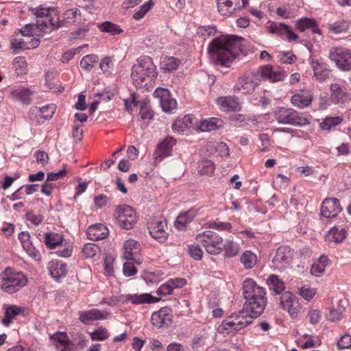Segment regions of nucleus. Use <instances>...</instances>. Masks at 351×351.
<instances>
[{
    "instance_id": "obj_59",
    "label": "nucleus",
    "mask_w": 351,
    "mask_h": 351,
    "mask_svg": "<svg viewBox=\"0 0 351 351\" xmlns=\"http://www.w3.org/2000/svg\"><path fill=\"white\" fill-rule=\"evenodd\" d=\"M307 317L309 322L311 324L315 325L320 322L322 314L320 311L318 309H310L308 312Z\"/></svg>"
},
{
    "instance_id": "obj_48",
    "label": "nucleus",
    "mask_w": 351,
    "mask_h": 351,
    "mask_svg": "<svg viewBox=\"0 0 351 351\" xmlns=\"http://www.w3.org/2000/svg\"><path fill=\"white\" fill-rule=\"evenodd\" d=\"M101 32H107L111 35H117L121 34L123 30L115 24L110 22H105L99 27Z\"/></svg>"
},
{
    "instance_id": "obj_29",
    "label": "nucleus",
    "mask_w": 351,
    "mask_h": 351,
    "mask_svg": "<svg viewBox=\"0 0 351 351\" xmlns=\"http://www.w3.org/2000/svg\"><path fill=\"white\" fill-rule=\"evenodd\" d=\"M223 124V121L221 119L212 117L202 121L199 129L202 132H210L221 128Z\"/></svg>"
},
{
    "instance_id": "obj_24",
    "label": "nucleus",
    "mask_w": 351,
    "mask_h": 351,
    "mask_svg": "<svg viewBox=\"0 0 351 351\" xmlns=\"http://www.w3.org/2000/svg\"><path fill=\"white\" fill-rule=\"evenodd\" d=\"M108 230L104 225L98 223L88 227L87 236L90 240L97 241L107 237Z\"/></svg>"
},
{
    "instance_id": "obj_40",
    "label": "nucleus",
    "mask_w": 351,
    "mask_h": 351,
    "mask_svg": "<svg viewBox=\"0 0 351 351\" xmlns=\"http://www.w3.org/2000/svg\"><path fill=\"white\" fill-rule=\"evenodd\" d=\"M154 112L147 107L143 106L139 112V118L142 123L141 126L143 129L147 127L149 121L153 118Z\"/></svg>"
},
{
    "instance_id": "obj_43",
    "label": "nucleus",
    "mask_w": 351,
    "mask_h": 351,
    "mask_svg": "<svg viewBox=\"0 0 351 351\" xmlns=\"http://www.w3.org/2000/svg\"><path fill=\"white\" fill-rule=\"evenodd\" d=\"M342 121L343 119L340 117H328L321 123L320 127L322 130H329L332 127L338 125Z\"/></svg>"
},
{
    "instance_id": "obj_11",
    "label": "nucleus",
    "mask_w": 351,
    "mask_h": 351,
    "mask_svg": "<svg viewBox=\"0 0 351 351\" xmlns=\"http://www.w3.org/2000/svg\"><path fill=\"white\" fill-rule=\"evenodd\" d=\"M248 0H217L218 12L223 16H230L245 8Z\"/></svg>"
},
{
    "instance_id": "obj_22",
    "label": "nucleus",
    "mask_w": 351,
    "mask_h": 351,
    "mask_svg": "<svg viewBox=\"0 0 351 351\" xmlns=\"http://www.w3.org/2000/svg\"><path fill=\"white\" fill-rule=\"evenodd\" d=\"M311 67L314 73V77L319 82H324L332 77L331 70L326 64L313 60Z\"/></svg>"
},
{
    "instance_id": "obj_39",
    "label": "nucleus",
    "mask_w": 351,
    "mask_h": 351,
    "mask_svg": "<svg viewBox=\"0 0 351 351\" xmlns=\"http://www.w3.org/2000/svg\"><path fill=\"white\" fill-rule=\"evenodd\" d=\"M193 218V213L191 211L186 212L183 214H180L178 217L175 223L176 227L183 230L185 229L186 225L192 221Z\"/></svg>"
},
{
    "instance_id": "obj_17",
    "label": "nucleus",
    "mask_w": 351,
    "mask_h": 351,
    "mask_svg": "<svg viewBox=\"0 0 351 351\" xmlns=\"http://www.w3.org/2000/svg\"><path fill=\"white\" fill-rule=\"evenodd\" d=\"M176 143V141L173 137L167 136L159 143L154 154L155 162H159L165 157L171 155L172 147Z\"/></svg>"
},
{
    "instance_id": "obj_38",
    "label": "nucleus",
    "mask_w": 351,
    "mask_h": 351,
    "mask_svg": "<svg viewBox=\"0 0 351 351\" xmlns=\"http://www.w3.org/2000/svg\"><path fill=\"white\" fill-rule=\"evenodd\" d=\"M240 261L246 269L252 268L256 263L257 258L251 251H245L240 258Z\"/></svg>"
},
{
    "instance_id": "obj_13",
    "label": "nucleus",
    "mask_w": 351,
    "mask_h": 351,
    "mask_svg": "<svg viewBox=\"0 0 351 351\" xmlns=\"http://www.w3.org/2000/svg\"><path fill=\"white\" fill-rule=\"evenodd\" d=\"M62 26L56 10H51L49 15L44 20L36 21V28L42 33L50 32L52 30L58 29Z\"/></svg>"
},
{
    "instance_id": "obj_52",
    "label": "nucleus",
    "mask_w": 351,
    "mask_h": 351,
    "mask_svg": "<svg viewBox=\"0 0 351 351\" xmlns=\"http://www.w3.org/2000/svg\"><path fill=\"white\" fill-rule=\"evenodd\" d=\"M90 335L93 341H104L108 339L110 335L108 330L102 327L97 328Z\"/></svg>"
},
{
    "instance_id": "obj_2",
    "label": "nucleus",
    "mask_w": 351,
    "mask_h": 351,
    "mask_svg": "<svg viewBox=\"0 0 351 351\" xmlns=\"http://www.w3.org/2000/svg\"><path fill=\"white\" fill-rule=\"evenodd\" d=\"M244 39L235 35H226L215 38L208 46L211 62L219 66L230 67L232 61L244 53Z\"/></svg>"
},
{
    "instance_id": "obj_56",
    "label": "nucleus",
    "mask_w": 351,
    "mask_h": 351,
    "mask_svg": "<svg viewBox=\"0 0 351 351\" xmlns=\"http://www.w3.org/2000/svg\"><path fill=\"white\" fill-rule=\"evenodd\" d=\"M315 24V21L309 18H304L298 20L296 23L297 29L300 32H304L310 29L313 25Z\"/></svg>"
},
{
    "instance_id": "obj_64",
    "label": "nucleus",
    "mask_w": 351,
    "mask_h": 351,
    "mask_svg": "<svg viewBox=\"0 0 351 351\" xmlns=\"http://www.w3.org/2000/svg\"><path fill=\"white\" fill-rule=\"evenodd\" d=\"M339 349H346L351 346V336L348 334L343 335L337 342Z\"/></svg>"
},
{
    "instance_id": "obj_12",
    "label": "nucleus",
    "mask_w": 351,
    "mask_h": 351,
    "mask_svg": "<svg viewBox=\"0 0 351 351\" xmlns=\"http://www.w3.org/2000/svg\"><path fill=\"white\" fill-rule=\"evenodd\" d=\"M280 305L287 311L292 317L298 316L300 311V304L297 297L289 291L285 292L280 297Z\"/></svg>"
},
{
    "instance_id": "obj_21",
    "label": "nucleus",
    "mask_w": 351,
    "mask_h": 351,
    "mask_svg": "<svg viewBox=\"0 0 351 351\" xmlns=\"http://www.w3.org/2000/svg\"><path fill=\"white\" fill-rule=\"evenodd\" d=\"M108 314L107 312L101 311L97 308H91L88 311L81 312L80 320L84 324H90L96 320L105 319Z\"/></svg>"
},
{
    "instance_id": "obj_60",
    "label": "nucleus",
    "mask_w": 351,
    "mask_h": 351,
    "mask_svg": "<svg viewBox=\"0 0 351 351\" xmlns=\"http://www.w3.org/2000/svg\"><path fill=\"white\" fill-rule=\"evenodd\" d=\"M173 288L170 284V281H167L166 283L161 285L157 289V294L161 296H166L171 294Z\"/></svg>"
},
{
    "instance_id": "obj_31",
    "label": "nucleus",
    "mask_w": 351,
    "mask_h": 351,
    "mask_svg": "<svg viewBox=\"0 0 351 351\" xmlns=\"http://www.w3.org/2000/svg\"><path fill=\"white\" fill-rule=\"evenodd\" d=\"M267 283L269 289L274 291L276 294H280L285 289L284 282L276 275L269 276Z\"/></svg>"
},
{
    "instance_id": "obj_45",
    "label": "nucleus",
    "mask_w": 351,
    "mask_h": 351,
    "mask_svg": "<svg viewBox=\"0 0 351 351\" xmlns=\"http://www.w3.org/2000/svg\"><path fill=\"white\" fill-rule=\"evenodd\" d=\"M53 339L60 343L56 346L57 349L60 351H71V349L68 348L69 339L65 333L57 334L54 335Z\"/></svg>"
},
{
    "instance_id": "obj_3",
    "label": "nucleus",
    "mask_w": 351,
    "mask_h": 351,
    "mask_svg": "<svg viewBox=\"0 0 351 351\" xmlns=\"http://www.w3.org/2000/svg\"><path fill=\"white\" fill-rule=\"evenodd\" d=\"M287 76L285 71L271 65L261 66L256 73L252 72L239 77L234 86V91L252 94L260 84L261 79L269 82L282 81Z\"/></svg>"
},
{
    "instance_id": "obj_53",
    "label": "nucleus",
    "mask_w": 351,
    "mask_h": 351,
    "mask_svg": "<svg viewBox=\"0 0 351 351\" xmlns=\"http://www.w3.org/2000/svg\"><path fill=\"white\" fill-rule=\"evenodd\" d=\"M209 228L216 229L220 231L231 232L232 226L229 222L210 221L208 223Z\"/></svg>"
},
{
    "instance_id": "obj_41",
    "label": "nucleus",
    "mask_w": 351,
    "mask_h": 351,
    "mask_svg": "<svg viewBox=\"0 0 351 351\" xmlns=\"http://www.w3.org/2000/svg\"><path fill=\"white\" fill-rule=\"evenodd\" d=\"M99 60V58L95 54H88L84 56L80 61L81 67L86 71H90L95 62Z\"/></svg>"
},
{
    "instance_id": "obj_8",
    "label": "nucleus",
    "mask_w": 351,
    "mask_h": 351,
    "mask_svg": "<svg viewBox=\"0 0 351 351\" xmlns=\"http://www.w3.org/2000/svg\"><path fill=\"white\" fill-rule=\"evenodd\" d=\"M114 215L119 226L125 230L132 229L136 222L134 210L127 205L119 206L116 210Z\"/></svg>"
},
{
    "instance_id": "obj_34",
    "label": "nucleus",
    "mask_w": 351,
    "mask_h": 351,
    "mask_svg": "<svg viewBox=\"0 0 351 351\" xmlns=\"http://www.w3.org/2000/svg\"><path fill=\"white\" fill-rule=\"evenodd\" d=\"M64 238L62 235L55 232H47L45 237V245L50 249H54L62 244Z\"/></svg>"
},
{
    "instance_id": "obj_28",
    "label": "nucleus",
    "mask_w": 351,
    "mask_h": 351,
    "mask_svg": "<svg viewBox=\"0 0 351 351\" xmlns=\"http://www.w3.org/2000/svg\"><path fill=\"white\" fill-rule=\"evenodd\" d=\"M193 119L192 115L186 114L182 119H176L171 126L173 131L180 133L191 128Z\"/></svg>"
},
{
    "instance_id": "obj_51",
    "label": "nucleus",
    "mask_w": 351,
    "mask_h": 351,
    "mask_svg": "<svg viewBox=\"0 0 351 351\" xmlns=\"http://www.w3.org/2000/svg\"><path fill=\"white\" fill-rule=\"evenodd\" d=\"M298 293L304 300L310 301L316 294V289L304 285L298 289Z\"/></svg>"
},
{
    "instance_id": "obj_58",
    "label": "nucleus",
    "mask_w": 351,
    "mask_h": 351,
    "mask_svg": "<svg viewBox=\"0 0 351 351\" xmlns=\"http://www.w3.org/2000/svg\"><path fill=\"white\" fill-rule=\"evenodd\" d=\"M189 253L190 256L195 260L199 261L202 258L203 251L197 244L189 246Z\"/></svg>"
},
{
    "instance_id": "obj_33",
    "label": "nucleus",
    "mask_w": 351,
    "mask_h": 351,
    "mask_svg": "<svg viewBox=\"0 0 351 351\" xmlns=\"http://www.w3.org/2000/svg\"><path fill=\"white\" fill-rule=\"evenodd\" d=\"M331 101L335 104L343 102L346 98V94L342 87L338 84H332L330 85Z\"/></svg>"
},
{
    "instance_id": "obj_37",
    "label": "nucleus",
    "mask_w": 351,
    "mask_h": 351,
    "mask_svg": "<svg viewBox=\"0 0 351 351\" xmlns=\"http://www.w3.org/2000/svg\"><path fill=\"white\" fill-rule=\"evenodd\" d=\"M180 60L172 57L166 56L160 62V68L165 71H173L178 69Z\"/></svg>"
},
{
    "instance_id": "obj_42",
    "label": "nucleus",
    "mask_w": 351,
    "mask_h": 351,
    "mask_svg": "<svg viewBox=\"0 0 351 351\" xmlns=\"http://www.w3.org/2000/svg\"><path fill=\"white\" fill-rule=\"evenodd\" d=\"M225 254L228 257H234L238 254L240 247L238 243L233 241H226L223 245Z\"/></svg>"
},
{
    "instance_id": "obj_23",
    "label": "nucleus",
    "mask_w": 351,
    "mask_h": 351,
    "mask_svg": "<svg viewBox=\"0 0 351 351\" xmlns=\"http://www.w3.org/2000/svg\"><path fill=\"white\" fill-rule=\"evenodd\" d=\"M313 95L309 90H302L291 97V104L298 108H303L309 106L312 101Z\"/></svg>"
},
{
    "instance_id": "obj_25",
    "label": "nucleus",
    "mask_w": 351,
    "mask_h": 351,
    "mask_svg": "<svg viewBox=\"0 0 351 351\" xmlns=\"http://www.w3.org/2000/svg\"><path fill=\"white\" fill-rule=\"evenodd\" d=\"M217 104L225 112H234L239 110V102L231 97H221L217 99Z\"/></svg>"
},
{
    "instance_id": "obj_16",
    "label": "nucleus",
    "mask_w": 351,
    "mask_h": 351,
    "mask_svg": "<svg viewBox=\"0 0 351 351\" xmlns=\"http://www.w3.org/2000/svg\"><path fill=\"white\" fill-rule=\"evenodd\" d=\"M154 95L160 99L159 101L163 111L171 113L176 108L177 102L171 98L167 89L158 88L154 91Z\"/></svg>"
},
{
    "instance_id": "obj_46",
    "label": "nucleus",
    "mask_w": 351,
    "mask_h": 351,
    "mask_svg": "<svg viewBox=\"0 0 351 351\" xmlns=\"http://www.w3.org/2000/svg\"><path fill=\"white\" fill-rule=\"evenodd\" d=\"M199 172L202 175H212L214 173L215 166L211 160H202L199 163Z\"/></svg>"
},
{
    "instance_id": "obj_49",
    "label": "nucleus",
    "mask_w": 351,
    "mask_h": 351,
    "mask_svg": "<svg viewBox=\"0 0 351 351\" xmlns=\"http://www.w3.org/2000/svg\"><path fill=\"white\" fill-rule=\"evenodd\" d=\"M13 63L17 75H23L25 73L27 67V64L24 57H16V58H14Z\"/></svg>"
},
{
    "instance_id": "obj_55",
    "label": "nucleus",
    "mask_w": 351,
    "mask_h": 351,
    "mask_svg": "<svg viewBox=\"0 0 351 351\" xmlns=\"http://www.w3.org/2000/svg\"><path fill=\"white\" fill-rule=\"evenodd\" d=\"M329 29L335 34H339L348 29V23L345 21H337L330 24Z\"/></svg>"
},
{
    "instance_id": "obj_54",
    "label": "nucleus",
    "mask_w": 351,
    "mask_h": 351,
    "mask_svg": "<svg viewBox=\"0 0 351 351\" xmlns=\"http://www.w3.org/2000/svg\"><path fill=\"white\" fill-rule=\"evenodd\" d=\"M154 5L152 0H149L147 2L141 6L140 10L133 14V18L136 20L142 19L152 8Z\"/></svg>"
},
{
    "instance_id": "obj_9",
    "label": "nucleus",
    "mask_w": 351,
    "mask_h": 351,
    "mask_svg": "<svg viewBox=\"0 0 351 351\" xmlns=\"http://www.w3.org/2000/svg\"><path fill=\"white\" fill-rule=\"evenodd\" d=\"M293 251L288 246L279 247L272 259V267L280 271L288 267L292 261Z\"/></svg>"
},
{
    "instance_id": "obj_4",
    "label": "nucleus",
    "mask_w": 351,
    "mask_h": 351,
    "mask_svg": "<svg viewBox=\"0 0 351 351\" xmlns=\"http://www.w3.org/2000/svg\"><path fill=\"white\" fill-rule=\"evenodd\" d=\"M157 75L156 66L152 58L147 56L138 58L132 68L131 78L136 88H142L151 84Z\"/></svg>"
},
{
    "instance_id": "obj_6",
    "label": "nucleus",
    "mask_w": 351,
    "mask_h": 351,
    "mask_svg": "<svg viewBox=\"0 0 351 351\" xmlns=\"http://www.w3.org/2000/svg\"><path fill=\"white\" fill-rule=\"evenodd\" d=\"M196 240L201 243L206 251L212 255H218L223 250V239L217 232L206 230L196 236Z\"/></svg>"
},
{
    "instance_id": "obj_20",
    "label": "nucleus",
    "mask_w": 351,
    "mask_h": 351,
    "mask_svg": "<svg viewBox=\"0 0 351 351\" xmlns=\"http://www.w3.org/2000/svg\"><path fill=\"white\" fill-rule=\"evenodd\" d=\"M339 201L337 198L325 199L321 206V214L326 218H332L341 212Z\"/></svg>"
},
{
    "instance_id": "obj_26",
    "label": "nucleus",
    "mask_w": 351,
    "mask_h": 351,
    "mask_svg": "<svg viewBox=\"0 0 351 351\" xmlns=\"http://www.w3.org/2000/svg\"><path fill=\"white\" fill-rule=\"evenodd\" d=\"M49 268L51 277L56 281L66 274V265L61 261L51 262Z\"/></svg>"
},
{
    "instance_id": "obj_18",
    "label": "nucleus",
    "mask_w": 351,
    "mask_h": 351,
    "mask_svg": "<svg viewBox=\"0 0 351 351\" xmlns=\"http://www.w3.org/2000/svg\"><path fill=\"white\" fill-rule=\"evenodd\" d=\"M151 321L158 328L169 326L172 322L171 309L169 307L161 308L152 314Z\"/></svg>"
},
{
    "instance_id": "obj_10",
    "label": "nucleus",
    "mask_w": 351,
    "mask_h": 351,
    "mask_svg": "<svg viewBox=\"0 0 351 351\" xmlns=\"http://www.w3.org/2000/svg\"><path fill=\"white\" fill-rule=\"evenodd\" d=\"M329 58L336 63L337 66L343 71L351 70V53L343 47L331 49Z\"/></svg>"
},
{
    "instance_id": "obj_19",
    "label": "nucleus",
    "mask_w": 351,
    "mask_h": 351,
    "mask_svg": "<svg viewBox=\"0 0 351 351\" xmlns=\"http://www.w3.org/2000/svg\"><path fill=\"white\" fill-rule=\"evenodd\" d=\"M167 223L165 221L153 219L149 223V232L151 236L160 243H163L167 238V233L165 228Z\"/></svg>"
},
{
    "instance_id": "obj_14",
    "label": "nucleus",
    "mask_w": 351,
    "mask_h": 351,
    "mask_svg": "<svg viewBox=\"0 0 351 351\" xmlns=\"http://www.w3.org/2000/svg\"><path fill=\"white\" fill-rule=\"evenodd\" d=\"M159 300V298H154L149 293L122 295L119 298V301L123 304L130 302L135 305L152 304L158 302Z\"/></svg>"
},
{
    "instance_id": "obj_7",
    "label": "nucleus",
    "mask_w": 351,
    "mask_h": 351,
    "mask_svg": "<svg viewBox=\"0 0 351 351\" xmlns=\"http://www.w3.org/2000/svg\"><path fill=\"white\" fill-rule=\"evenodd\" d=\"M274 116L280 124L303 126L310 123L308 119L301 116L292 108L278 107L274 110Z\"/></svg>"
},
{
    "instance_id": "obj_15",
    "label": "nucleus",
    "mask_w": 351,
    "mask_h": 351,
    "mask_svg": "<svg viewBox=\"0 0 351 351\" xmlns=\"http://www.w3.org/2000/svg\"><path fill=\"white\" fill-rule=\"evenodd\" d=\"M270 34H276L278 36L283 38L285 35L289 42L295 40L298 36L292 30L290 26L282 23H271L267 27Z\"/></svg>"
},
{
    "instance_id": "obj_62",
    "label": "nucleus",
    "mask_w": 351,
    "mask_h": 351,
    "mask_svg": "<svg viewBox=\"0 0 351 351\" xmlns=\"http://www.w3.org/2000/svg\"><path fill=\"white\" fill-rule=\"evenodd\" d=\"M278 58L279 61L283 64H291L296 60L295 56L291 52L280 53Z\"/></svg>"
},
{
    "instance_id": "obj_50",
    "label": "nucleus",
    "mask_w": 351,
    "mask_h": 351,
    "mask_svg": "<svg viewBox=\"0 0 351 351\" xmlns=\"http://www.w3.org/2000/svg\"><path fill=\"white\" fill-rule=\"evenodd\" d=\"M99 66L106 75H110L114 70V64L110 57H105L101 60Z\"/></svg>"
},
{
    "instance_id": "obj_32",
    "label": "nucleus",
    "mask_w": 351,
    "mask_h": 351,
    "mask_svg": "<svg viewBox=\"0 0 351 351\" xmlns=\"http://www.w3.org/2000/svg\"><path fill=\"white\" fill-rule=\"evenodd\" d=\"M81 20V12L77 8L69 9L63 14L62 23L74 24Z\"/></svg>"
},
{
    "instance_id": "obj_57",
    "label": "nucleus",
    "mask_w": 351,
    "mask_h": 351,
    "mask_svg": "<svg viewBox=\"0 0 351 351\" xmlns=\"http://www.w3.org/2000/svg\"><path fill=\"white\" fill-rule=\"evenodd\" d=\"M23 248L30 256L36 258L40 256L39 251L37 250L30 239L22 245Z\"/></svg>"
},
{
    "instance_id": "obj_61",
    "label": "nucleus",
    "mask_w": 351,
    "mask_h": 351,
    "mask_svg": "<svg viewBox=\"0 0 351 351\" xmlns=\"http://www.w3.org/2000/svg\"><path fill=\"white\" fill-rule=\"evenodd\" d=\"M123 271L125 276L130 277L137 273V269L133 263L126 262L123 264Z\"/></svg>"
},
{
    "instance_id": "obj_36",
    "label": "nucleus",
    "mask_w": 351,
    "mask_h": 351,
    "mask_svg": "<svg viewBox=\"0 0 351 351\" xmlns=\"http://www.w3.org/2000/svg\"><path fill=\"white\" fill-rule=\"evenodd\" d=\"M347 232L344 228L334 226L330 228L328 234L329 241L339 243L346 237Z\"/></svg>"
},
{
    "instance_id": "obj_35",
    "label": "nucleus",
    "mask_w": 351,
    "mask_h": 351,
    "mask_svg": "<svg viewBox=\"0 0 351 351\" xmlns=\"http://www.w3.org/2000/svg\"><path fill=\"white\" fill-rule=\"evenodd\" d=\"M56 110L54 104H48L43 106L42 108L34 107L31 108V112L39 114L46 120L50 119Z\"/></svg>"
},
{
    "instance_id": "obj_5",
    "label": "nucleus",
    "mask_w": 351,
    "mask_h": 351,
    "mask_svg": "<svg viewBox=\"0 0 351 351\" xmlns=\"http://www.w3.org/2000/svg\"><path fill=\"white\" fill-rule=\"evenodd\" d=\"M27 283V279L23 272L10 267H6L0 274V288L5 293H16Z\"/></svg>"
},
{
    "instance_id": "obj_1",
    "label": "nucleus",
    "mask_w": 351,
    "mask_h": 351,
    "mask_svg": "<svg viewBox=\"0 0 351 351\" xmlns=\"http://www.w3.org/2000/svg\"><path fill=\"white\" fill-rule=\"evenodd\" d=\"M243 293L245 299L243 310L223 321L218 328L219 332H237L263 313L267 304L264 288L258 286L252 279L247 278L243 283Z\"/></svg>"
},
{
    "instance_id": "obj_47",
    "label": "nucleus",
    "mask_w": 351,
    "mask_h": 351,
    "mask_svg": "<svg viewBox=\"0 0 351 351\" xmlns=\"http://www.w3.org/2000/svg\"><path fill=\"white\" fill-rule=\"evenodd\" d=\"M99 252V247L95 243H86L82 249L83 255L86 258H93Z\"/></svg>"
},
{
    "instance_id": "obj_63",
    "label": "nucleus",
    "mask_w": 351,
    "mask_h": 351,
    "mask_svg": "<svg viewBox=\"0 0 351 351\" xmlns=\"http://www.w3.org/2000/svg\"><path fill=\"white\" fill-rule=\"evenodd\" d=\"M217 32L215 26H202L197 29V34L204 36H213Z\"/></svg>"
},
{
    "instance_id": "obj_27",
    "label": "nucleus",
    "mask_w": 351,
    "mask_h": 351,
    "mask_svg": "<svg viewBox=\"0 0 351 351\" xmlns=\"http://www.w3.org/2000/svg\"><path fill=\"white\" fill-rule=\"evenodd\" d=\"M32 94V93L29 88L22 87L12 90L10 96L12 99L27 104L30 103Z\"/></svg>"
},
{
    "instance_id": "obj_30",
    "label": "nucleus",
    "mask_w": 351,
    "mask_h": 351,
    "mask_svg": "<svg viewBox=\"0 0 351 351\" xmlns=\"http://www.w3.org/2000/svg\"><path fill=\"white\" fill-rule=\"evenodd\" d=\"M140 243L134 239H129L124 243L123 257L126 260L134 259V256L138 251Z\"/></svg>"
},
{
    "instance_id": "obj_44",
    "label": "nucleus",
    "mask_w": 351,
    "mask_h": 351,
    "mask_svg": "<svg viewBox=\"0 0 351 351\" xmlns=\"http://www.w3.org/2000/svg\"><path fill=\"white\" fill-rule=\"evenodd\" d=\"M21 311V308L16 306H10L5 311L4 318L3 319V323L5 325H8L11 323L12 319L18 315Z\"/></svg>"
}]
</instances>
